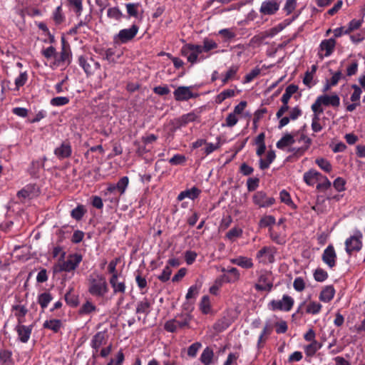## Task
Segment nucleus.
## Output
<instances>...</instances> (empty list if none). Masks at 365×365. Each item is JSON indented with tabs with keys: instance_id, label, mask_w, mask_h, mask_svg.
Listing matches in <instances>:
<instances>
[{
	"instance_id": "nucleus-16",
	"label": "nucleus",
	"mask_w": 365,
	"mask_h": 365,
	"mask_svg": "<svg viewBox=\"0 0 365 365\" xmlns=\"http://www.w3.org/2000/svg\"><path fill=\"white\" fill-rule=\"evenodd\" d=\"M174 98L178 101H187L195 97V95L187 86H180L173 92Z\"/></svg>"
},
{
	"instance_id": "nucleus-23",
	"label": "nucleus",
	"mask_w": 365,
	"mask_h": 365,
	"mask_svg": "<svg viewBox=\"0 0 365 365\" xmlns=\"http://www.w3.org/2000/svg\"><path fill=\"white\" fill-rule=\"evenodd\" d=\"M109 283L113 289V294H123L126 290V285L125 282H119L118 277H110Z\"/></svg>"
},
{
	"instance_id": "nucleus-32",
	"label": "nucleus",
	"mask_w": 365,
	"mask_h": 365,
	"mask_svg": "<svg viewBox=\"0 0 365 365\" xmlns=\"http://www.w3.org/2000/svg\"><path fill=\"white\" fill-rule=\"evenodd\" d=\"M65 300L66 303L71 307H76L78 304V297L74 292L73 288L71 287L65 294Z\"/></svg>"
},
{
	"instance_id": "nucleus-62",
	"label": "nucleus",
	"mask_w": 365,
	"mask_h": 365,
	"mask_svg": "<svg viewBox=\"0 0 365 365\" xmlns=\"http://www.w3.org/2000/svg\"><path fill=\"white\" fill-rule=\"evenodd\" d=\"M125 6H126L127 12L129 16H133V17L138 16V4L128 3V4H126Z\"/></svg>"
},
{
	"instance_id": "nucleus-55",
	"label": "nucleus",
	"mask_w": 365,
	"mask_h": 365,
	"mask_svg": "<svg viewBox=\"0 0 365 365\" xmlns=\"http://www.w3.org/2000/svg\"><path fill=\"white\" fill-rule=\"evenodd\" d=\"M85 210L83 205H78L75 209L71 211V217L76 220H80L83 217Z\"/></svg>"
},
{
	"instance_id": "nucleus-51",
	"label": "nucleus",
	"mask_w": 365,
	"mask_h": 365,
	"mask_svg": "<svg viewBox=\"0 0 365 365\" xmlns=\"http://www.w3.org/2000/svg\"><path fill=\"white\" fill-rule=\"evenodd\" d=\"M69 6L74 8V11L78 16H81L83 11L82 0H68Z\"/></svg>"
},
{
	"instance_id": "nucleus-15",
	"label": "nucleus",
	"mask_w": 365,
	"mask_h": 365,
	"mask_svg": "<svg viewBox=\"0 0 365 365\" xmlns=\"http://www.w3.org/2000/svg\"><path fill=\"white\" fill-rule=\"evenodd\" d=\"M279 9V4L276 0H267L262 3L259 12L263 15H273Z\"/></svg>"
},
{
	"instance_id": "nucleus-21",
	"label": "nucleus",
	"mask_w": 365,
	"mask_h": 365,
	"mask_svg": "<svg viewBox=\"0 0 365 365\" xmlns=\"http://www.w3.org/2000/svg\"><path fill=\"white\" fill-rule=\"evenodd\" d=\"M230 262L244 269H250L254 266L252 259L245 256H238L230 259Z\"/></svg>"
},
{
	"instance_id": "nucleus-53",
	"label": "nucleus",
	"mask_w": 365,
	"mask_h": 365,
	"mask_svg": "<svg viewBox=\"0 0 365 365\" xmlns=\"http://www.w3.org/2000/svg\"><path fill=\"white\" fill-rule=\"evenodd\" d=\"M69 103V98L65 96H58L51 100V104L53 106H62Z\"/></svg>"
},
{
	"instance_id": "nucleus-10",
	"label": "nucleus",
	"mask_w": 365,
	"mask_h": 365,
	"mask_svg": "<svg viewBox=\"0 0 365 365\" xmlns=\"http://www.w3.org/2000/svg\"><path fill=\"white\" fill-rule=\"evenodd\" d=\"M322 259L329 268L332 269L336 266L337 256L334 247L332 245H329L324 250L322 255Z\"/></svg>"
},
{
	"instance_id": "nucleus-6",
	"label": "nucleus",
	"mask_w": 365,
	"mask_h": 365,
	"mask_svg": "<svg viewBox=\"0 0 365 365\" xmlns=\"http://www.w3.org/2000/svg\"><path fill=\"white\" fill-rule=\"evenodd\" d=\"M363 235L359 230L354 232V235L347 238L345 241V250L349 255L353 252H359L362 247Z\"/></svg>"
},
{
	"instance_id": "nucleus-25",
	"label": "nucleus",
	"mask_w": 365,
	"mask_h": 365,
	"mask_svg": "<svg viewBox=\"0 0 365 365\" xmlns=\"http://www.w3.org/2000/svg\"><path fill=\"white\" fill-rule=\"evenodd\" d=\"M200 193V190L198 188L193 187L191 189H187L180 192L177 199L178 201H182L185 198L194 200L198 197Z\"/></svg>"
},
{
	"instance_id": "nucleus-35",
	"label": "nucleus",
	"mask_w": 365,
	"mask_h": 365,
	"mask_svg": "<svg viewBox=\"0 0 365 365\" xmlns=\"http://www.w3.org/2000/svg\"><path fill=\"white\" fill-rule=\"evenodd\" d=\"M276 155L275 153L273 150H269L267 153L266 159H260L259 160V168L261 170L267 169L269 167V165L273 162Z\"/></svg>"
},
{
	"instance_id": "nucleus-27",
	"label": "nucleus",
	"mask_w": 365,
	"mask_h": 365,
	"mask_svg": "<svg viewBox=\"0 0 365 365\" xmlns=\"http://www.w3.org/2000/svg\"><path fill=\"white\" fill-rule=\"evenodd\" d=\"M151 304L148 299L143 298L142 300L137 303L136 306V314H144L148 315L150 312Z\"/></svg>"
},
{
	"instance_id": "nucleus-46",
	"label": "nucleus",
	"mask_w": 365,
	"mask_h": 365,
	"mask_svg": "<svg viewBox=\"0 0 365 365\" xmlns=\"http://www.w3.org/2000/svg\"><path fill=\"white\" fill-rule=\"evenodd\" d=\"M242 235V229L238 227H233L227 232L226 237L230 241H235L236 238L241 237Z\"/></svg>"
},
{
	"instance_id": "nucleus-58",
	"label": "nucleus",
	"mask_w": 365,
	"mask_h": 365,
	"mask_svg": "<svg viewBox=\"0 0 365 365\" xmlns=\"http://www.w3.org/2000/svg\"><path fill=\"white\" fill-rule=\"evenodd\" d=\"M202 344L200 342L192 344L187 349V355L190 357H195L197 351L201 348Z\"/></svg>"
},
{
	"instance_id": "nucleus-38",
	"label": "nucleus",
	"mask_w": 365,
	"mask_h": 365,
	"mask_svg": "<svg viewBox=\"0 0 365 365\" xmlns=\"http://www.w3.org/2000/svg\"><path fill=\"white\" fill-rule=\"evenodd\" d=\"M235 95V92L232 89H226L222 91L216 96L215 101L217 103H222L225 99L233 97Z\"/></svg>"
},
{
	"instance_id": "nucleus-22",
	"label": "nucleus",
	"mask_w": 365,
	"mask_h": 365,
	"mask_svg": "<svg viewBox=\"0 0 365 365\" xmlns=\"http://www.w3.org/2000/svg\"><path fill=\"white\" fill-rule=\"evenodd\" d=\"M106 332L98 331L93 336L92 340L91 341V346L93 349L98 351L100 346L106 343Z\"/></svg>"
},
{
	"instance_id": "nucleus-47",
	"label": "nucleus",
	"mask_w": 365,
	"mask_h": 365,
	"mask_svg": "<svg viewBox=\"0 0 365 365\" xmlns=\"http://www.w3.org/2000/svg\"><path fill=\"white\" fill-rule=\"evenodd\" d=\"M276 222L275 218L272 215H266L259 220V226L260 227H270Z\"/></svg>"
},
{
	"instance_id": "nucleus-43",
	"label": "nucleus",
	"mask_w": 365,
	"mask_h": 365,
	"mask_svg": "<svg viewBox=\"0 0 365 365\" xmlns=\"http://www.w3.org/2000/svg\"><path fill=\"white\" fill-rule=\"evenodd\" d=\"M322 304L317 302H310L306 308V312L311 314H317L322 309Z\"/></svg>"
},
{
	"instance_id": "nucleus-13",
	"label": "nucleus",
	"mask_w": 365,
	"mask_h": 365,
	"mask_svg": "<svg viewBox=\"0 0 365 365\" xmlns=\"http://www.w3.org/2000/svg\"><path fill=\"white\" fill-rule=\"evenodd\" d=\"M295 142H297L299 143H304V145L299 148H293L291 149V151L297 155H302L304 153L306 150H308L309 148L311 143H312V139L307 137L304 133H301L297 135V136L294 138Z\"/></svg>"
},
{
	"instance_id": "nucleus-7",
	"label": "nucleus",
	"mask_w": 365,
	"mask_h": 365,
	"mask_svg": "<svg viewBox=\"0 0 365 365\" xmlns=\"http://www.w3.org/2000/svg\"><path fill=\"white\" fill-rule=\"evenodd\" d=\"M201 53V46L187 43L181 48V54L187 57V61L195 63L197 61L198 55Z\"/></svg>"
},
{
	"instance_id": "nucleus-19",
	"label": "nucleus",
	"mask_w": 365,
	"mask_h": 365,
	"mask_svg": "<svg viewBox=\"0 0 365 365\" xmlns=\"http://www.w3.org/2000/svg\"><path fill=\"white\" fill-rule=\"evenodd\" d=\"M71 153L72 149L69 143H63L54 150V154L60 160L69 158L71 155Z\"/></svg>"
},
{
	"instance_id": "nucleus-49",
	"label": "nucleus",
	"mask_w": 365,
	"mask_h": 365,
	"mask_svg": "<svg viewBox=\"0 0 365 365\" xmlns=\"http://www.w3.org/2000/svg\"><path fill=\"white\" fill-rule=\"evenodd\" d=\"M269 237L271 240L278 245H284L286 242L285 237L269 228Z\"/></svg>"
},
{
	"instance_id": "nucleus-57",
	"label": "nucleus",
	"mask_w": 365,
	"mask_h": 365,
	"mask_svg": "<svg viewBox=\"0 0 365 365\" xmlns=\"http://www.w3.org/2000/svg\"><path fill=\"white\" fill-rule=\"evenodd\" d=\"M218 33L226 41L232 39L236 36L235 33L231 29H223L220 30Z\"/></svg>"
},
{
	"instance_id": "nucleus-36",
	"label": "nucleus",
	"mask_w": 365,
	"mask_h": 365,
	"mask_svg": "<svg viewBox=\"0 0 365 365\" xmlns=\"http://www.w3.org/2000/svg\"><path fill=\"white\" fill-rule=\"evenodd\" d=\"M298 90V87L294 84L289 85L286 89L284 93L282 96V102L285 104L288 103L292 96Z\"/></svg>"
},
{
	"instance_id": "nucleus-54",
	"label": "nucleus",
	"mask_w": 365,
	"mask_h": 365,
	"mask_svg": "<svg viewBox=\"0 0 365 365\" xmlns=\"http://www.w3.org/2000/svg\"><path fill=\"white\" fill-rule=\"evenodd\" d=\"M361 24H362V21H361V20H356V19L351 20L349 23L348 27L344 31V34H348L351 33V31L358 29L361 26Z\"/></svg>"
},
{
	"instance_id": "nucleus-31",
	"label": "nucleus",
	"mask_w": 365,
	"mask_h": 365,
	"mask_svg": "<svg viewBox=\"0 0 365 365\" xmlns=\"http://www.w3.org/2000/svg\"><path fill=\"white\" fill-rule=\"evenodd\" d=\"M223 272H227L230 276L225 274L223 278L226 282H235L240 279V272L235 267H232L229 269L223 268L222 269Z\"/></svg>"
},
{
	"instance_id": "nucleus-50",
	"label": "nucleus",
	"mask_w": 365,
	"mask_h": 365,
	"mask_svg": "<svg viewBox=\"0 0 365 365\" xmlns=\"http://www.w3.org/2000/svg\"><path fill=\"white\" fill-rule=\"evenodd\" d=\"M351 88L354 89V92L352 93V94L351 95V97H350L351 101L356 102V103H360L359 100L361 98V94L362 93L361 88L356 84H353L351 86Z\"/></svg>"
},
{
	"instance_id": "nucleus-45",
	"label": "nucleus",
	"mask_w": 365,
	"mask_h": 365,
	"mask_svg": "<svg viewBox=\"0 0 365 365\" xmlns=\"http://www.w3.org/2000/svg\"><path fill=\"white\" fill-rule=\"evenodd\" d=\"M13 309L16 312L15 315L18 317L19 323H22L23 319L28 312L26 307L24 305H15L13 307Z\"/></svg>"
},
{
	"instance_id": "nucleus-48",
	"label": "nucleus",
	"mask_w": 365,
	"mask_h": 365,
	"mask_svg": "<svg viewBox=\"0 0 365 365\" xmlns=\"http://www.w3.org/2000/svg\"><path fill=\"white\" fill-rule=\"evenodd\" d=\"M217 48V44L213 40L205 38L203 41V46H201V53L203 51L208 52Z\"/></svg>"
},
{
	"instance_id": "nucleus-63",
	"label": "nucleus",
	"mask_w": 365,
	"mask_h": 365,
	"mask_svg": "<svg viewBox=\"0 0 365 365\" xmlns=\"http://www.w3.org/2000/svg\"><path fill=\"white\" fill-rule=\"evenodd\" d=\"M53 20L56 24H61L64 20L61 6H58L53 14Z\"/></svg>"
},
{
	"instance_id": "nucleus-42",
	"label": "nucleus",
	"mask_w": 365,
	"mask_h": 365,
	"mask_svg": "<svg viewBox=\"0 0 365 365\" xmlns=\"http://www.w3.org/2000/svg\"><path fill=\"white\" fill-rule=\"evenodd\" d=\"M107 16L110 19L120 21L123 16V13L118 7H111L108 9Z\"/></svg>"
},
{
	"instance_id": "nucleus-44",
	"label": "nucleus",
	"mask_w": 365,
	"mask_h": 365,
	"mask_svg": "<svg viewBox=\"0 0 365 365\" xmlns=\"http://www.w3.org/2000/svg\"><path fill=\"white\" fill-rule=\"evenodd\" d=\"M279 198L282 202L285 203L286 205L292 207V208H296V205L293 202L292 200L291 199L289 193L287 190H282L280 192Z\"/></svg>"
},
{
	"instance_id": "nucleus-64",
	"label": "nucleus",
	"mask_w": 365,
	"mask_h": 365,
	"mask_svg": "<svg viewBox=\"0 0 365 365\" xmlns=\"http://www.w3.org/2000/svg\"><path fill=\"white\" fill-rule=\"evenodd\" d=\"M171 274L172 269L169 266H166L163 269L162 273L158 276V279L163 282H167L168 280H169Z\"/></svg>"
},
{
	"instance_id": "nucleus-9",
	"label": "nucleus",
	"mask_w": 365,
	"mask_h": 365,
	"mask_svg": "<svg viewBox=\"0 0 365 365\" xmlns=\"http://www.w3.org/2000/svg\"><path fill=\"white\" fill-rule=\"evenodd\" d=\"M276 250L274 247H263L256 254V258L259 260V263L268 264L274 262V255Z\"/></svg>"
},
{
	"instance_id": "nucleus-24",
	"label": "nucleus",
	"mask_w": 365,
	"mask_h": 365,
	"mask_svg": "<svg viewBox=\"0 0 365 365\" xmlns=\"http://www.w3.org/2000/svg\"><path fill=\"white\" fill-rule=\"evenodd\" d=\"M320 178H322V175L314 170L306 172L303 177L304 182L310 186L314 185L316 182L321 180Z\"/></svg>"
},
{
	"instance_id": "nucleus-34",
	"label": "nucleus",
	"mask_w": 365,
	"mask_h": 365,
	"mask_svg": "<svg viewBox=\"0 0 365 365\" xmlns=\"http://www.w3.org/2000/svg\"><path fill=\"white\" fill-rule=\"evenodd\" d=\"M61 326L62 323L59 319L46 320L43 324V328L52 330L54 332H58Z\"/></svg>"
},
{
	"instance_id": "nucleus-11",
	"label": "nucleus",
	"mask_w": 365,
	"mask_h": 365,
	"mask_svg": "<svg viewBox=\"0 0 365 365\" xmlns=\"http://www.w3.org/2000/svg\"><path fill=\"white\" fill-rule=\"evenodd\" d=\"M253 202L259 207H270L275 202V199L272 197H267L263 191H258L253 195Z\"/></svg>"
},
{
	"instance_id": "nucleus-14",
	"label": "nucleus",
	"mask_w": 365,
	"mask_h": 365,
	"mask_svg": "<svg viewBox=\"0 0 365 365\" xmlns=\"http://www.w3.org/2000/svg\"><path fill=\"white\" fill-rule=\"evenodd\" d=\"M62 48L60 54L57 53L54 64L56 66L64 65L70 62V49L69 47L66 45V41L63 38L61 39Z\"/></svg>"
},
{
	"instance_id": "nucleus-26",
	"label": "nucleus",
	"mask_w": 365,
	"mask_h": 365,
	"mask_svg": "<svg viewBox=\"0 0 365 365\" xmlns=\"http://www.w3.org/2000/svg\"><path fill=\"white\" fill-rule=\"evenodd\" d=\"M335 289L333 286H326L320 292L319 299L323 302H330L334 297Z\"/></svg>"
},
{
	"instance_id": "nucleus-4",
	"label": "nucleus",
	"mask_w": 365,
	"mask_h": 365,
	"mask_svg": "<svg viewBox=\"0 0 365 365\" xmlns=\"http://www.w3.org/2000/svg\"><path fill=\"white\" fill-rule=\"evenodd\" d=\"M139 27L133 24L128 29H123L114 36L113 41L116 44H124L132 41L138 33Z\"/></svg>"
},
{
	"instance_id": "nucleus-20",
	"label": "nucleus",
	"mask_w": 365,
	"mask_h": 365,
	"mask_svg": "<svg viewBox=\"0 0 365 365\" xmlns=\"http://www.w3.org/2000/svg\"><path fill=\"white\" fill-rule=\"evenodd\" d=\"M16 329L18 333L19 340L22 343L28 342L32 331V326L19 324L16 326Z\"/></svg>"
},
{
	"instance_id": "nucleus-60",
	"label": "nucleus",
	"mask_w": 365,
	"mask_h": 365,
	"mask_svg": "<svg viewBox=\"0 0 365 365\" xmlns=\"http://www.w3.org/2000/svg\"><path fill=\"white\" fill-rule=\"evenodd\" d=\"M200 309L205 314H207L210 310V299L208 296L202 297L200 302Z\"/></svg>"
},
{
	"instance_id": "nucleus-17",
	"label": "nucleus",
	"mask_w": 365,
	"mask_h": 365,
	"mask_svg": "<svg viewBox=\"0 0 365 365\" xmlns=\"http://www.w3.org/2000/svg\"><path fill=\"white\" fill-rule=\"evenodd\" d=\"M270 274H262L259 277V283L255 285V288L259 291H271L273 287V282L269 279Z\"/></svg>"
},
{
	"instance_id": "nucleus-33",
	"label": "nucleus",
	"mask_w": 365,
	"mask_h": 365,
	"mask_svg": "<svg viewBox=\"0 0 365 365\" xmlns=\"http://www.w3.org/2000/svg\"><path fill=\"white\" fill-rule=\"evenodd\" d=\"M214 356L213 351L210 347H206L200 355V360L205 365H210L212 363Z\"/></svg>"
},
{
	"instance_id": "nucleus-8",
	"label": "nucleus",
	"mask_w": 365,
	"mask_h": 365,
	"mask_svg": "<svg viewBox=\"0 0 365 365\" xmlns=\"http://www.w3.org/2000/svg\"><path fill=\"white\" fill-rule=\"evenodd\" d=\"M78 64L87 76L93 74L101 66L98 61H95L93 58L86 56H79Z\"/></svg>"
},
{
	"instance_id": "nucleus-5",
	"label": "nucleus",
	"mask_w": 365,
	"mask_h": 365,
	"mask_svg": "<svg viewBox=\"0 0 365 365\" xmlns=\"http://www.w3.org/2000/svg\"><path fill=\"white\" fill-rule=\"evenodd\" d=\"M294 299L287 294L283 295L282 299L279 300H272L269 304L268 307L269 309L272 311H284L289 312L292 309L294 305Z\"/></svg>"
},
{
	"instance_id": "nucleus-61",
	"label": "nucleus",
	"mask_w": 365,
	"mask_h": 365,
	"mask_svg": "<svg viewBox=\"0 0 365 365\" xmlns=\"http://www.w3.org/2000/svg\"><path fill=\"white\" fill-rule=\"evenodd\" d=\"M41 53L45 58H46L48 59L51 58H53L55 60H56V55H57L56 48L53 46H49L46 49H43L41 51Z\"/></svg>"
},
{
	"instance_id": "nucleus-41",
	"label": "nucleus",
	"mask_w": 365,
	"mask_h": 365,
	"mask_svg": "<svg viewBox=\"0 0 365 365\" xmlns=\"http://www.w3.org/2000/svg\"><path fill=\"white\" fill-rule=\"evenodd\" d=\"M12 353L7 349H0V364L5 365L12 362Z\"/></svg>"
},
{
	"instance_id": "nucleus-3",
	"label": "nucleus",
	"mask_w": 365,
	"mask_h": 365,
	"mask_svg": "<svg viewBox=\"0 0 365 365\" xmlns=\"http://www.w3.org/2000/svg\"><path fill=\"white\" fill-rule=\"evenodd\" d=\"M82 255L78 253L69 255L66 261L59 262L53 266L54 272H71L76 269L82 261Z\"/></svg>"
},
{
	"instance_id": "nucleus-56",
	"label": "nucleus",
	"mask_w": 365,
	"mask_h": 365,
	"mask_svg": "<svg viewBox=\"0 0 365 365\" xmlns=\"http://www.w3.org/2000/svg\"><path fill=\"white\" fill-rule=\"evenodd\" d=\"M316 163L321 169L327 173H329L331 170V165L330 163L324 158L317 159Z\"/></svg>"
},
{
	"instance_id": "nucleus-52",
	"label": "nucleus",
	"mask_w": 365,
	"mask_h": 365,
	"mask_svg": "<svg viewBox=\"0 0 365 365\" xmlns=\"http://www.w3.org/2000/svg\"><path fill=\"white\" fill-rule=\"evenodd\" d=\"M314 279L317 282H324L328 277V273L322 268H317L314 272Z\"/></svg>"
},
{
	"instance_id": "nucleus-39",
	"label": "nucleus",
	"mask_w": 365,
	"mask_h": 365,
	"mask_svg": "<svg viewBox=\"0 0 365 365\" xmlns=\"http://www.w3.org/2000/svg\"><path fill=\"white\" fill-rule=\"evenodd\" d=\"M96 309H97V308H96V305H94L91 302L87 301L80 308L78 313L81 315H86V314H89L90 313H91L93 312L96 311Z\"/></svg>"
},
{
	"instance_id": "nucleus-18",
	"label": "nucleus",
	"mask_w": 365,
	"mask_h": 365,
	"mask_svg": "<svg viewBox=\"0 0 365 365\" xmlns=\"http://www.w3.org/2000/svg\"><path fill=\"white\" fill-rule=\"evenodd\" d=\"M322 106L338 107L340 105V98L336 93L329 96L327 94L318 96Z\"/></svg>"
},
{
	"instance_id": "nucleus-37",
	"label": "nucleus",
	"mask_w": 365,
	"mask_h": 365,
	"mask_svg": "<svg viewBox=\"0 0 365 365\" xmlns=\"http://www.w3.org/2000/svg\"><path fill=\"white\" fill-rule=\"evenodd\" d=\"M322 347L318 341H313L304 347V351L307 356H312Z\"/></svg>"
},
{
	"instance_id": "nucleus-40",
	"label": "nucleus",
	"mask_w": 365,
	"mask_h": 365,
	"mask_svg": "<svg viewBox=\"0 0 365 365\" xmlns=\"http://www.w3.org/2000/svg\"><path fill=\"white\" fill-rule=\"evenodd\" d=\"M52 299V296L50 293L44 292L38 296V302L42 309H45L48 307Z\"/></svg>"
},
{
	"instance_id": "nucleus-1",
	"label": "nucleus",
	"mask_w": 365,
	"mask_h": 365,
	"mask_svg": "<svg viewBox=\"0 0 365 365\" xmlns=\"http://www.w3.org/2000/svg\"><path fill=\"white\" fill-rule=\"evenodd\" d=\"M128 185L129 178L127 176L122 177L116 184L108 183L106 189L102 192L105 200L118 204L120 196L125 192Z\"/></svg>"
},
{
	"instance_id": "nucleus-28",
	"label": "nucleus",
	"mask_w": 365,
	"mask_h": 365,
	"mask_svg": "<svg viewBox=\"0 0 365 365\" xmlns=\"http://www.w3.org/2000/svg\"><path fill=\"white\" fill-rule=\"evenodd\" d=\"M296 137V134H285L277 143V147L279 149H283L284 148L292 145L295 143L294 138Z\"/></svg>"
},
{
	"instance_id": "nucleus-30",
	"label": "nucleus",
	"mask_w": 365,
	"mask_h": 365,
	"mask_svg": "<svg viewBox=\"0 0 365 365\" xmlns=\"http://www.w3.org/2000/svg\"><path fill=\"white\" fill-rule=\"evenodd\" d=\"M179 329L187 327L191 321V316L187 313H183L173 319Z\"/></svg>"
},
{
	"instance_id": "nucleus-12",
	"label": "nucleus",
	"mask_w": 365,
	"mask_h": 365,
	"mask_svg": "<svg viewBox=\"0 0 365 365\" xmlns=\"http://www.w3.org/2000/svg\"><path fill=\"white\" fill-rule=\"evenodd\" d=\"M336 41L333 38L323 40L319 45L318 56L320 58L329 56L334 51Z\"/></svg>"
},
{
	"instance_id": "nucleus-2",
	"label": "nucleus",
	"mask_w": 365,
	"mask_h": 365,
	"mask_svg": "<svg viewBox=\"0 0 365 365\" xmlns=\"http://www.w3.org/2000/svg\"><path fill=\"white\" fill-rule=\"evenodd\" d=\"M108 291L106 278L101 274L90 275L88 278V292L95 297H103Z\"/></svg>"
},
{
	"instance_id": "nucleus-29",
	"label": "nucleus",
	"mask_w": 365,
	"mask_h": 365,
	"mask_svg": "<svg viewBox=\"0 0 365 365\" xmlns=\"http://www.w3.org/2000/svg\"><path fill=\"white\" fill-rule=\"evenodd\" d=\"M197 118L198 115L196 113L190 112L179 118L177 120V123L179 127L185 126L187 123L196 120Z\"/></svg>"
},
{
	"instance_id": "nucleus-59",
	"label": "nucleus",
	"mask_w": 365,
	"mask_h": 365,
	"mask_svg": "<svg viewBox=\"0 0 365 365\" xmlns=\"http://www.w3.org/2000/svg\"><path fill=\"white\" fill-rule=\"evenodd\" d=\"M28 79V76L26 72L21 73L20 75L15 79V85L16 87V90H19V88L26 83Z\"/></svg>"
}]
</instances>
